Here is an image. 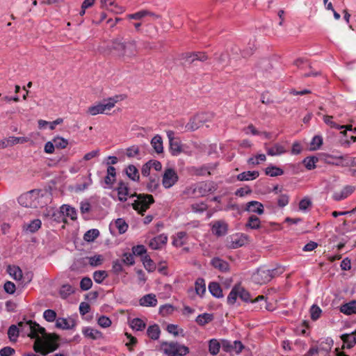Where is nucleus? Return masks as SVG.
<instances>
[{
  "label": "nucleus",
  "mask_w": 356,
  "mask_h": 356,
  "mask_svg": "<svg viewBox=\"0 0 356 356\" xmlns=\"http://www.w3.org/2000/svg\"><path fill=\"white\" fill-rule=\"evenodd\" d=\"M120 100L119 96H115L108 99H104L102 102L99 103V105L102 109V113H107V112L111 111Z\"/></svg>",
  "instance_id": "f8f14e48"
},
{
  "label": "nucleus",
  "mask_w": 356,
  "mask_h": 356,
  "mask_svg": "<svg viewBox=\"0 0 356 356\" xmlns=\"http://www.w3.org/2000/svg\"><path fill=\"white\" fill-rule=\"evenodd\" d=\"M126 174L133 181H138L139 179L138 170L134 165H129L126 168Z\"/></svg>",
  "instance_id": "cd10ccee"
},
{
  "label": "nucleus",
  "mask_w": 356,
  "mask_h": 356,
  "mask_svg": "<svg viewBox=\"0 0 356 356\" xmlns=\"http://www.w3.org/2000/svg\"><path fill=\"white\" fill-rule=\"evenodd\" d=\"M33 191H31L19 196L18 198V202L22 206L24 207H36L37 202L33 200Z\"/></svg>",
  "instance_id": "9d476101"
},
{
  "label": "nucleus",
  "mask_w": 356,
  "mask_h": 356,
  "mask_svg": "<svg viewBox=\"0 0 356 356\" xmlns=\"http://www.w3.org/2000/svg\"><path fill=\"white\" fill-rule=\"evenodd\" d=\"M18 326L27 333L31 339H35L33 350L42 355L54 352L58 348L56 343L58 337L56 334H47L45 329L35 322L28 321L19 322Z\"/></svg>",
  "instance_id": "f257e3e1"
},
{
  "label": "nucleus",
  "mask_w": 356,
  "mask_h": 356,
  "mask_svg": "<svg viewBox=\"0 0 356 356\" xmlns=\"http://www.w3.org/2000/svg\"><path fill=\"white\" fill-rule=\"evenodd\" d=\"M3 288H4L5 291L9 294H13L15 291V284L10 281H7L4 284Z\"/></svg>",
  "instance_id": "69168bd1"
},
{
  "label": "nucleus",
  "mask_w": 356,
  "mask_h": 356,
  "mask_svg": "<svg viewBox=\"0 0 356 356\" xmlns=\"http://www.w3.org/2000/svg\"><path fill=\"white\" fill-rule=\"evenodd\" d=\"M265 172L267 175L270 177H276L283 175L284 171L278 167L269 166L266 168Z\"/></svg>",
  "instance_id": "58836bf2"
},
{
  "label": "nucleus",
  "mask_w": 356,
  "mask_h": 356,
  "mask_svg": "<svg viewBox=\"0 0 356 356\" xmlns=\"http://www.w3.org/2000/svg\"><path fill=\"white\" fill-rule=\"evenodd\" d=\"M339 159L346 161L345 163H337V165L341 166H355L356 167V157H348L347 156H340Z\"/></svg>",
  "instance_id": "a19ab883"
},
{
  "label": "nucleus",
  "mask_w": 356,
  "mask_h": 356,
  "mask_svg": "<svg viewBox=\"0 0 356 356\" xmlns=\"http://www.w3.org/2000/svg\"><path fill=\"white\" fill-rule=\"evenodd\" d=\"M177 180L178 176L173 169L168 168L165 170L162 180V184L165 188H169L172 187Z\"/></svg>",
  "instance_id": "6e6552de"
},
{
  "label": "nucleus",
  "mask_w": 356,
  "mask_h": 356,
  "mask_svg": "<svg viewBox=\"0 0 356 356\" xmlns=\"http://www.w3.org/2000/svg\"><path fill=\"white\" fill-rule=\"evenodd\" d=\"M332 118L333 116L325 115L323 116V121L326 124L331 127L336 128L337 129H342L343 127H339V124L332 121Z\"/></svg>",
  "instance_id": "052dcab7"
},
{
  "label": "nucleus",
  "mask_w": 356,
  "mask_h": 356,
  "mask_svg": "<svg viewBox=\"0 0 356 356\" xmlns=\"http://www.w3.org/2000/svg\"><path fill=\"white\" fill-rule=\"evenodd\" d=\"M168 237L161 234L152 238L149 243V247L153 250H159L166 243Z\"/></svg>",
  "instance_id": "ddd939ff"
},
{
  "label": "nucleus",
  "mask_w": 356,
  "mask_h": 356,
  "mask_svg": "<svg viewBox=\"0 0 356 356\" xmlns=\"http://www.w3.org/2000/svg\"><path fill=\"white\" fill-rule=\"evenodd\" d=\"M342 341L348 344L350 348L354 343H356V330L351 334H345L341 337Z\"/></svg>",
  "instance_id": "bb28decb"
},
{
  "label": "nucleus",
  "mask_w": 356,
  "mask_h": 356,
  "mask_svg": "<svg viewBox=\"0 0 356 356\" xmlns=\"http://www.w3.org/2000/svg\"><path fill=\"white\" fill-rule=\"evenodd\" d=\"M142 261L144 265V267L149 272H152L156 269L155 263L151 259L149 256L145 255L142 258Z\"/></svg>",
  "instance_id": "473e14b6"
},
{
  "label": "nucleus",
  "mask_w": 356,
  "mask_h": 356,
  "mask_svg": "<svg viewBox=\"0 0 356 356\" xmlns=\"http://www.w3.org/2000/svg\"><path fill=\"white\" fill-rule=\"evenodd\" d=\"M193 172L196 175L204 176L205 175H211V172L209 171V167H205L203 165L200 168H195L193 169Z\"/></svg>",
  "instance_id": "4d7b16f0"
},
{
  "label": "nucleus",
  "mask_w": 356,
  "mask_h": 356,
  "mask_svg": "<svg viewBox=\"0 0 356 356\" xmlns=\"http://www.w3.org/2000/svg\"><path fill=\"white\" fill-rule=\"evenodd\" d=\"M99 235V232L96 229H90L84 234L83 238L86 241L92 242Z\"/></svg>",
  "instance_id": "ea45409f"
},
{
  "label": "nucleus",
  "mask_w": 356,
  "mask_h": 356,
  "mask_svg": "<svg viewBox=\"0 0 356 356\" xmlns=\"http://www.w3.org/2000/svg\"><path fill=\"white\" fill-rule=\"evenodd\" d=\"M115 226L120 234H124L128 229V225L122 218H118L115 222Z\"/></svg>",
  "instance_id": "a18cd8bd"
},
{
  "label": "nucleus",
  "mask_w": 356,
  "mask_h": 356,
  "mask_svg": "<svg viewBox=\"0 0 356 356\" xmlns=\"http://www.w3.org/2000/svg\"><path fill=\"white\" fill-rule=\"evenodd\" d=\"M74 293L72 286L70 284H63L59 291L60 297L63 299L67 298L70 295Z\"/></svg>",
  "instance_id": "f704fd0d"
},
{
  "label": "nucleus",
  "mask_w": 356,
  "mask_h": 356,
  "mask_svg": "<svg viewBox=\"0 0 356 356\" xmlns=\"http://www.w3.org/2000/svg\"><path fill=\"white\" fill-rule=\"evenodd\" d=\"M7 271L16 280H20L22 278V271L18 266H8Z\"/></svg>",
  "instance_id": "b1692460"
},
{
  "label": "nucleus",
  "mask_w": 356,
  "mask_h": 356,
  "mask_svg": "<svg viewBox=\"0 0 356 356\" xmlns=\"http://www.w3.org/2000/svg\"><path fill=\"white\" fill-rule=\"evenodd\" d=\"M131 327L137 330V331H140V330H143L145 327V323L140 318H134L131 321Z\"/></svg>",
  "instance_id": "49530a36"
},
{
  "label": "nucleus",
  "mask_w": 356,
  "mask_h": 356,
  "mask_svg": "<svg viewBox=\"0 0 356 356\" xmlns=\"http://www.w3.org/2000/svg\"><path fill=\"white\" fill-rule=\"evenodd\" d=\"M245 211L257 214H263L264 212V206L257 201H251L246 204Z\"/></svg>",
  "instance_id": "4468645a"
},
{
  "label": "nucleus",
  "mask_w": 356,
  "mask_h": 356,
  "mask_svg": "<svg viewBox=\"0 0 356 356\" xmlns=\"http://www.w3.org/2000/svg\"><path fill=\"white\" fill-rule=\"evenodd\" d=\"M97 323L99 326L102 327H108L111 325V319L106 316H101L97 321Z\"/></svg>",
  "instance_id": "bf43d9fd"
},
{
  "label": "nucleus",
  "mask_w": 356,
  "mask_h": 356,
  "mask_svg": "<svg viewBox=\"0 0 356 356\" xmlns=\"http://www.w3.org/2000/svg\"><path fill=\"white\" fill-rule=\"evenodd\" d=\"M129 187L127 184L121 181L118 184V199L121 202H125L127 199V196L129 195Z\"/></svg>",
  "instance_id": "dca6fc26"
},
{
  "label": "nucleus",
  "mask_w": 356,
  "mask_h": 356,
  "mask_svg": "<svg viewBox=\"0 0 356 356\" xmlns=\"http://www.w3.org/2000/svg\"><path fill=\"white\" fill-rule=\"evenodd\" d=\"M212 231L217 236L225 235L227 232V225L225 222L217 221L213 224Z\"/></svg>",
  "instance_id": "412c9836"
},
{
  "label": "nucleus",
  "mask_w": 356,
  "mask_h": 356,
  "mask_svg": "<svg viewBox=\"0 0 356 356\" xmlns=\"http://www.w3.org/2000/svg\"><path fill=\"white\" fill-rule=\"evenodd\" d=\"M211 265L216 269L222 272H225L229 270V264L225 261L218 258L215 257L211 261Z\"/></svg>",
  "instance_id": "a211bd4d"
},
{
  "label": "nucleus",
  "mask_w": 356,
  "mask_h": 356,
  "mask_svg": "<svg viewBox=\"0 0 356 356\" xmlns=\"http://www.w3.org/2000/svg\"><path fill=\"white\" fill-rule=\"evenodd\" d=\"M159 185V178L158 176H151L149 182L147 184V188L149 191L154 192L156 191Z\"/></svg>",
  "instance_id": "72a5a7b5"
},
{
  "label": "nucleus",
  "mask_w": 356,
  "mask_h": 356,
  "mask_svg": "<svg viewBox=\"0 0 356 356\" xmlns=\"http://www.w3.org/2000/svg\"><path fill=\"white\" fill-rule=\"evenodd\" d=\"M83 334L88 338H90L92 339H98L102 338V334L101 332H99L97 330L87 327L83 330Z\"/></svg>",
  "instance_id": "5701e85b"
},
{
  "label": "nucleus",
  "mask_w": 356,
  "mask_h": 356,
  "mask_svg": "<svg viewBox=\"0 0 356 356\" xmlns=\"http://www.w3.org/2000/svg\"><path fill=\"white\" fill-rule=\"evenodd\" d=\"M220 346L222 344L217 339H211L209 343V351L211 355H216L219 353Z\"/></svg>",
  "instance_id": "c85d7f7f"
},
{
  "label": "nucleus",
  "mask_w": 356,
  "mask_h": 356,
  "mask_svg": "<svg viewBox=\"0 0 356 356\" xmlns=\"http://www.w3.org/2000/svg\"><path fill=\"white\" fill-rule=\"evenodd\" d=\"M60 212L63 215L70 217L72 220H75L76 218V212L75 209L69 205H63L60 207Z\"/></svg>",
  "instance_id": "a878e982"
},
{
  "label": "nucleus",
  "mask_w": 356,
  "mask_h": 356,
  "mask_svg": "<svg viewBox=\"0 0 356 356\" xmlns=\"http://www.w3.org/2000/svg\"><path fill=\"white\" fill-rule=\"evenodd\" d=\"M221 344L222 350L227 353L235 352L236 354H238L244 348L243 345L240 341L231 342L227 340H222Z\"/></svg>",
  "instance_id": "1a4fd4ad"
},
{
  "label": "nucleus",
  "mask_w": 356,
  "mask_h": 356,
  "mask_svg": "<svg viewBox=\"0 0 356 356\" xmlns=\"http://www.w3.org/2000/svg\"><path fill=\"white\" fill-rule=\"evenodd\" d=\"M192 209L195 212H202L207 209V206L204 202L193 204L191 206Z\"/></svg>",
  "instance_id": "0e129e2a"
},
{
  "label": "nucleus",
  "mask_w": 356,
  "mask_h": 356,
  "mask_svg": "<svg viewBox=\"0 0 356 356\" xmlns=\"http://www.w3.org/2000/svg\"><path fill=\"white\" fill-rule=\"evenodd\" d=\"M167 136L169 140L170 149L173 156H177L182 152V145L181 140L175 136V133L172 131H167Z\"/></svg>",
  "instance_id": "423d86ee"
},
{
  "label": "nucleus",
  "mask_w": 356,
  "mask_h": 356,
  "mask_svg": "<svg viewBox=\"0 0 356 356\" xmlns=\"http://www.w3.org/2000/svg\"><path fill=\"white\" fill-rule=\"evenodd\" d=\"M264 149L268 155L271 156H279L286 152L285 147L280 143H274L272 146H270L268 143H265Z\"/></svg>",
  "instance_id": "9b49d317"
},
{
  "label": "nucleus",
  "mask_w": 356,
  "mask_h": 356,
  "mask_svg": "<svg viewBox=\"0 0 356 356\" xmlns=\"http://www.w3.org/2000/svg\"><path fill=\"white\" fill-rule=\"evenodd\" d=\"M112 48L123 60L135 58L138 52L137 42L134 40L122 41L120 39H115L113 42Z\"/></svg>",
  "instance_id": "f03ea898"
},
{
  "label": "nucleus",
  "mask_w": 356,
  "mask_h": 356,
  "mask_svg": "<svg viewBox=\"0 0 356 356\" xmlns=\"http://www.w3.org/2000/svg\"><path fill=\"white\" fill-rule=\"evenodd\" d=\"M318 161V159L314 156L307 157L303 160V163L308 170L315 168V163Z\"/></svg>",
  "instance_id": "09e8293b"
},
{
  "label": "nucleus",
  "mask_w": 356,
  "mask_h": 356,
  "mask_svg": "<svg viewBox=\"0 0 356 356\" xmlns=\"http://www.w3.org/2000/svg\"><path fill=\"white\" fill-rule=\"evenodd\" d=\"M275 270L259 268L256 273L253 275V280L259 284H265L269 282L275 276Z\"/></svg>",
  "instance_id": "39448f33"
},
{
  "label": "nucleus",
  "mask_w": 356,
  "mask_h": 356,
  "mask_svg": "<svg viewBox=\"0 0 356 356\" xmlns=\"http://www.w3.org/2000/svg\"><path fill=\"white\" fill-rule=\"evenodd\" d=\"M8 138L10 146L15 145L18 143H24L29 141V138L26 137H15L10 136Z\"/></svg>",
  "instance_id": "603ef678"
},
{
  "label": "nucleus",
  "mask_w": 356,
  "mask_h": 356,
  "mask_svg": "<svg viewBox=\"0 0 356 356\" xmlns=\"http://www.w3.org/2000/svg\"><path fill=\"white\" fill-rule=\"evenodd\" d=\"M213 320V316L210 314L204 313L199 315L196 318V322L200 325H204Z\"/></svg>",
  "instance_id": "c9c22d12"
},
{
  "label": "nucleus",
  "mask_w": 356,
  "mask_h": 356,
  "mask_svg": "<svg viewBox=\"0 0 356 356\" xmlns=\"http://www.w3.org/2000/svg\"><path fill=\"white\" fill-rule=\"evenodd\" d=\"M41 227V221L38 219L33 220L27 225L26 229L31 232H35L38 230Z\"/></svg>",
  "instance_id": "864d4df0"
},
{
  "label": "nucleus",
  "mask_w": 356,
  "mask_h": 356,
  "mask_svg": "<svg viewBox=\"0 0 356 356\" xmlns=\"http://www.w3.org/2000/svg\"><path fill=\"white\" fill-rule=\"evenodd\" d=\"M107 276L108 274L105 270H97L93 273V279L97 283H102Z\"/></svg>",
  "instance_id": "3c124183"
},
{
  "label": "nucleus",
  "mask_w": 356,
  "mask_h": 356,
  "mask_svg": "<svg viewBox=\"0 0 356 356\" xmlns=\"http://www.w3.org/2000/svg\"><path fill=\"white\" fill-rule=\"evenodd\" d=\"M197 118L200 121L201 127L207 122H210L213 118L212 113H202L196 115Z\"/></svg>",
  "instance_id": "de8ad7c7"
},
{
  "label": "nucleus",
  "mask_w": 356,
  "mask_h": 356,
  "mask_svg": "<svg viewBox=\"0 0 356 356\" xmlns=\"http://www.w3.org/2000/svg\"><path fill=\"white\" fill-rule=\"evenodd\" d=\"M88 260V263L92 266H97L102 264L103 261V257L102 255H95L86 258Z\"/></svg>",
  "instance_id": "8fccbe9b"
},
{
  "label": "nucleus",
  "mask_w": 356,
  "mask_h": 356,
  "mask_svg": "<svg viewBox=\"0 0 356 356\" xmlns=\"http://www.w3.org/2000/svg\"><path fill=\"white\" fill-rule=\"evenodd\" d=\"M56 326L58 328L70 330L75 326L74 320H67L66 318H59L56 320Z\"/></svg>",
  "instance_id": "f3484780"
},
{
  "label": "nucleus",
  "mask_w": 356,
  "mask_h": 356,
  "mask_svg": "<svg viewBox=\"0 0 356 356\" xmlns=\"http://www.w3.org/2000/svg\"><path fill=\"white\" fill-rule=\"evenodd\" d=\"M238 291H240L238 292V298H241L242 300H243L245 302L250 300V293L247 291H245L240 285H238ZM264 298H264V296H258L254 300H251V302H259V301H263L261 303V305L259 306V308L260 309L265 308L266 309H269L268 306H267V303H266V300H264Z\"/></svg>",
  "instance_id": "0eeeda50"
},
{
  "label": "nucleus",
  "mask_w": 356,
  "mask_h": 356,
  "mask_svg": "<svg viewBox=\"0 0 356 356\" xmlns=\"http://www.w3.org/2000/svg\"><path fill=\"white\" fill-rule=\"evenodd\" d=\"M151 145L155 152L158 154L162 153L163 151V140L159 135L155 136L151 140Z\"/></svg>",
  "instance_id": "4be33fe9"
},
{
  "label": "nucleus",
  "mask_w": 356,
  "mask_h": 356,
  "mask_svg": "<svg viewBox=\"0 0 356 356\" xmlns=\"http://www.w3.org/2000/svg\"><path fill=\"white\" fill-rule=\"evenodd\" d=\"M322 143V138L319 136H316L313 138L311 145L313 146L314 149H316L321 147Z\"/></svg>",
  "instance_id": "338daca9"
},
{
  "label": "nucleus",
  "mask_w": 356,
  "mask_h": 356,
  "mask_svg": "<svg viewBox=\"0 0 356 356\" xmlns=\"http://www.w3.org/2000/svg\"><path fill=\"white\" fill-rule=\"evenodd\" d=\"M201 127L200 121L198 118H197L196 115L193 116L190 119L189 122L186 124V129L187 131H193Z\"/></svg>",
  "instance_id": "c756f323"
},
{
  "label": "nucleus",
  "mask_w": 356,
  "mask_h": 356,
  "mask_svg": "<svg viewBox=\"0 0 356 356\" xmlns=\"http://www.w3.org/2000/svg\"><path fill=\"white\" fill-rule=\"evenodd\" d=\"M186 233L183 232L177 233V237L173 241V244L178 247L182 246L185 243L184 238L186 237Z\"/></svg>",
  "instance_id": "5fc2aeb1"
},
{
  "label": "nucleus",
  "mask_w": 356,
  "mask_h": 356,
  "mask_svg": "<svg viewBox=\"0 0 356 356\" xmlns=\"http://www.w3.org/2000/svg\"><path fill=\"white\" fill-rule=\"evenodd\" d=\"M92 282L90 278L86 277H83L80 282V287L83 291H87L91 288Z\"/></svg>",
  "instance_id": "6e6d98bb"
},
{
  "label": "nucleus",
  "mask_w": 356,
  "mask_h": 356,
  "mask_svg": "<svg viewBox=\"0 0 356 356\" xmlns=\"http://www.w3.org/2000/svg\"><path fill=\"white\" fill-rule=\"evenodd\" d=\"M340 312L347 315L356 314V300H352L342 305L340 307Z\"/></svg>",
  "instance_id": "6ab92c4d"
},
{
  "label": "nucleus",
  "mask_w": 356,
  "mask_h": 356,
  "mask_svg": "<svg viewBox=\"0 0 356 356\" xmlns=\"http://www.w3.org/2000/svg\"><path fill=\"white\" fill-rule=\"evenodd\" d=\"M164 346V353L168 356H184L188 352V348L175 342H164L162 344Z\"/></svg>",
  "instance_id": "20e7f679"
},
{
  "label": "nucleus",
  "mask_w": 356,
  "mask_h": 356,
  "mask_svg": "<svg viewBox=\"0 0 356 356\" xmlns=\"http://www.w3.org/2000/svg\"><path fill=\"white\" fill-rule=\"evenodd\" d=\"M238 286L236 285L232 289L227 297V302L229 305H234L236 302L237 298H238Z\"/></svg>",
  "instance_id": "e433bc0d"
},
{
  "label": "nucleus",
  "mask_w": 356,
  "mask_h": 356,
  "mask_svg": "<svg viewBox=\"0 0 356 356\" xmlns=\"http://www.w3.org/2000/svg\"><path fill=\"white\" fill-rule=\"evenodd\" d=\"M8 338L11 341H16L17 338L19 335V328L15 325H12L8 330Z\"/></svg>",
  "instance_id": "c03bdc74"
},
{
  "label": "nucleus",
  "mask_w": 356,
  "mask_h": 356,
  "mask_svg": "<svg viewBox=\"0 0 356 356\" xmlns=\"http://www.w3.org/2000/svg\"><path fill=\"white\" fill-rule=\"evenodd\" d=\"M44 318L49 322H53L56 319V313L52 309H47L43 314Z\"/></svg>",
  "instance_id": "680f3d73"
},
{
  "label": "nucleus",
  "mask_w": 356,
  "mask_h": 356,
  "mask_svg": "<svg viewBox=\"0 0 356 356\" xmlns=\"http://www.w3.org/2000/svg\"><path fill=\"white\" fill-rule=\"evenodd\" d=\"M115 168L113 166H108L107 168V175L105 177L104 181L107 185H111L115 181Z\"/></svg>",
  "instance_id": "2f4dec72"
},
{
  "label": "nucleus",
  "mask_w": 356,
  "mask_h": 356,
  "mask_svg": "<svg viewBox=\"0 0 356 356\" xmlns=\"http://www.w3.org/2000/svg\"><path fill=\"white\" fill-rule=\"evenodd\" d=\"M209 290L211 292V293L216 297V298H222L223 296L222 295V291L217 282H211L209 285Z\"/></svg>",
  "instance_id": "393cba45"
},
{
  "label": "nucleus",
  "mask_w": 356,
  "mask_h": 356,
  "mask_svg": "<svg viewBox=\"0 0 356 356\" xmlns=\"http://www.w3.org/2000/svg\"><path fill=\"white\" fill-rule=\"evenodd\" d=\"M321 312L319 307L315 305H312L310 309L312 319L314 321L317 320L320 317Z\"/></svg>",
  "instance_id": "13d9d810"
},
{
  "label": "nucleus",
  "mask_w": 356,
  "mask_h": 356,
  "mask_svg": "<svg viewBox=\"0 0 356 356\" xmlns=\"http://www.w3.org/2000/svg\"><path fill=\"white\" fill-rule=\"evenodd\" d=\"M15 350L9 346H6L0 350L1 356H10L15 353Z\"/></svg>",
  "instance_id": "774afa93"
},
{
  "label": "nucleus",
  "mask_w": 356,
  "mask_h": 356,
  "mask_svg": "<svg viewBox=\"0 0 356 356\" xmlns=\"http://www.w3.org/2000/svg\"><path fill=\"white\" fill-rule=\"evenodd\" d=\"M195 291L197 295L202 296L206 291V285L202 278L197 279L195 282Z\"/></svg>",
  "instance_id": "4c0bfd02"
},
{
  "label": "nucleus",
  "mask_w": 356,
  "mask_h": 356,
  "mask_svg": "<svg viewBox=\"0 0 356 356\" xmlns=\"http://www.w3.org/2000/svg\"><path fill=\"white\" fill-rule=\"evenodd\" d=\"M246 227L250 229H258L260 227V220L258 217L255 216H251L248 222L246 223Z\"/></svg>",
  "instance_id": "37998d69"
},
{
  "label": "nucleus",
  "mask_w": 356,
  "mask_h": 356,
  "mask_svg": "<svg viewBox=\"0 0 356 356\" xmlns=\"http://www.w3.org/2000/svg\"><path fill=\"white\" fill-rule=\"evenodd\" d=\"M55 147L58 149H64L68 145V140L60 136H56L53 139Z\"/></svg>",
  "instance_id": "79ce46f5"
},
{
  "label": "nucleus",
  "mask_w": 356,
  "mask_h": 356,
  "mask_svg": "<svg viewBox=\"0 0 356 356\" xmlns=\"http://www.w3.org/2000/svg\"><path fill=\"white\" fill-rule=\"evenodd\" d=\"M160 332L161 331L159 327L157 325H153L149 326L147 330V334L148 337L154 340L159 339Z\"/></svg>",
  "instance_id": "7c9ffc66"
},
{
  "label": "nucleus",
  "mask_w": 356,
  "mask_h": 356,
  "mask_svg": "<svg viewBox=\"0 0 356 356\" xmlns=\"http://www.w3.org/2000/svg\"><path fill=\"white\" fill-rule=\"evenodd\" d=\"M130 197H136V200L132 204L134 209L137 211L140 214L144 215V212L149 208V206L154 202V197L152 195L148 194H137L134 193L130 195Z\"/></svg>",
  "instance_id": "7ed1b4c3"
},
{
  "label": "nucleus",
  "mask_w": 356,
  "mask_h": 356,
  "mask_svg": "<svg viewBox=\"0 0 356 356\" xmlns=\"http://www.w3.org/2000/svg\"><path fill=\"white\" fill-rule=\"evenodd\" d=\"M259 175L258 171L243 172L237 175V179L239 181H250L257 178Z\"/></svg>",
  "instance_id": "aec40b11"
},
{
  "label": "nucleus",
  "mask_w": 356,
  "mask_h": 356,
  "mask_svg": "<svg viewBox=\"0 0 356 356\" xmlns=\"http://www.w3.org/2000/svg\"><path fill=\"white\" fill-rule=\"evenodd\" d=\"M122 261L127 265L134 264V257L133 253L126 252L122 256Z\"/></svg>",
  "instance_id": "e2e57ef3"
},
{
  "label": "nucleus",
  "mask_w": 356,
  "mask_h": 356,
  "mask_svg": "<svg viewBox=\"0 0 356 356\" xmlns=\"http://www.w3.org/2000/svg\"><path fill=\"white\" fill-rule=\"evenodd\" d=\"M139 302L141 306L154 307L157 305V299L154 294L149 293L143 296Z\"/></svg>",
  "instance_id": "2eb2a0df"
}]
</instances>
